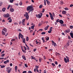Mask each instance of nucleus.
I'll list each match as a JSON object with an SVG mask.
<instances>
[{"instance_id":"obj_1","label":"nucleus","mask_w":73,"mask_h":73,"mask_svg":"<svg viewBox=\"0 0 73 73\" xmlns=\"http://www.w3.org/2000/svg\"><path fill=\"white\" fill-rule=\"evenodd\" d=\"M49 14L50 15V17L51 18V20H54V18H53V17L55 16V14L54 13H52V14L51 13L49 12Z\"/></svg>"},{"instance_id":"obj_2","label":"nucleus","mask_w":73,"mask_h":73,"mask_svg":"<svg viewBox=\"0 0 73 73\" xmlns=\"http://www.w3.org/2000/svg\"><path fill=\"white\" fill-rule=\"evenodd\" d=\"M24 16L25 17H26V19L27 20H28L29 19V15H28V13L27 12L25 13V14H24Z\"/></svg>"},{"instance_id":"obj_3","label":"nucleus","mask_w":73,"mask_h":73,"mask_svg":"<svg viewBox=\"0 0 73 73\" xmlns=\"http://www.w3.org/2000/svg\"><path fill=\"white\" fill-rule=\"evenodd\" d=\"M32 9H33V6H29L27 7V11H29V10H31Z\"/></svg>"},{"instance_id":"obj_4","label":"nucleus","mask_w":73,"mask_h":73,"mask_svg":"<svg viewBox=\"0 0 73 73\" xmlns=\"http://www.w3.org/2000/svg\"><path fill=\"white\" fill-rule=\"evenodd\" d=\"M9 16V13L4 14L3 15V17H5V18H8V17Z\"/></svg>"},{"instance_id":"obj_5","label":"nucleus","mask_w":73,"mask_h":73,"mask_svg":"<svg viewBox=\"0 0 73 73\" xmlns=\"http://www.w3.org/2000/svg\"><path fill=\"white\" fill-rule=\"evenodd\" d=\"M19 36H20L21 38L23 39V37H24V36H23V35L21 34V33H19Z\"/></svg>"},{"instance_id":"obj_6","label":"nucleus","mask_w":73,"mask_h":73,"mask_svg":"<svg viewBox=\"0 0 73 73\" xmlns=\"http://www.w3.org/2000/svg\"><path fill=\"white\" fill-rule=\"evenodd\" d=\"M9 62V60H7L6 61L4 62V64H7V63H8V62Z\"/></svg>"},{"instance_id":"obj_7","label":"nucleus","mask_w":73,"mask_h":73,"mask_svg":"<svg viewBox=\"0 0 73 73\" xmlns=\"http://www.w3.org/2000/svg\"><path fill=\"white\" fill-rule=\"evenodd\" d=\"M59 23L61 24H64V21L62 20H60L59 21Z\"/></svg>"},{"instance_id":"obj_8","label":"nucleus","mask_w":73,"mask_h":73,"mask_svg":"<svg viewBox=\"0 0 73 73\" xmlns=\"http://www.w3.org/2000/svg\"><path fill=\"white\" fill-rule=\"evenodd\" d=\"M70 32V30L69 29L66 30L64 31L65 33H69Z\"/></svg>"},{"instance_id":"obj_9","label":"nucleus","mask_w":73,"mask_h":73,"mask_svg":"<svg viewBox=\"0 0 73 73\" xmlns=\"http://www.w3.org/2000/svg\"><path fill=\"white\" fill-rule=\"evenodd\" d=\"M22 58L24 60H26V58H25V56L24 55H23L22 56Z\"/></svg>"},{"instance_id":"obj_10","label":"nucleus","mask_w":73,"mask_h":73,"mask_svg":"<svg viewBox=\"0 0 73 73\" xmlns=\"http://www.w3.org/2000/svg\"><path fill=\"white\" fill-rule=\"evenodd\" d=\"M7 72H8V73H10L11 72V70H9V67H8L7 68Z\"/></svg>"},{"instance_id":"obj_11","label":"nucleus","mask_w":73,"mask_h":73,"mask_svg":"<svg viewBox=\"0 0 73 73\" xmlns=\"http://www.w3.org/2000/svg\"><path fill=\"white\" fill-rule=\"evenodd\" d=\"M46 1L47 2V5H48L50 4V2H49V1H48V0H46Z\"/></svg>"},{"instance_id":"obj_12","label":"nucleus","mask_w":73,"mask_h":73,"mask_svg":"<svg viewBox=\"0 0 73 73\" xmlns=\"http://www.w3.org/2000/svg\"><path fill=\"white\" fill-rule=\"evenodd\" d=\"M10 11L11 12H14V9L13 8H10Z\"/></svg>"},{"instance_id":"obj_13","label":"nucleus","mask_w":73,"mask_h":73,"mask_svg":"<svg viewBox=\"0 0 73 73\" xmlns=\"http://www.w3.org/2000/svg\"><path fill=\"white\" fill-rule=\"evenodd\" d=\"M62 13L63 15H65L66 13V11H62Z\"/></svg>"},{"instance_id":"obj_14","label":"nucleus","mask_w":73,"mask_h":73,"mask_svg":"<svg viewBox=\"0 0 73 73\" xmlns=\"http://www.w3.org/2000/svg\"><path fill=\"white\" fill-rule=\"evenodd\" d=\"M49 27V25H47V26L45 28H44V29L45 30H46L48 29Z\"/></svg>"},{"instance_id":"obj_15","label":"nucleus","mask_w":73,"mask_h":73,"mask_svg":"<svg viewBox=\"0 0 73 73\" xmlns=\"http://www.w3.org/2000/svg\"><path fill=\"white\" fill-rule=\"evenodd\" d=\"M64 60L66 63H68V60L66 58H64Z\"/></svg>"},{"instance_id":"obj_16","label":"nucleus","mask_w":73,"mask_h":73,"mask_svg":"<svg viewBox=\"0 0 73 73\" xmlns=\"http://www.w3.org/2000/svg\"><path fill=\"white\" fill-rule=\"evenodd\" d=\"M3 31L5 32V33H7V29L5 28H4L2 30Z\"/></svg>"},{"instance_id":"obj_17","label":"nucleus","mask_w":73,"mask_h":73,"mask_svg":"<svg viewBox=\"0 0 73 73\" xmlns=\"http://www.w3.org/2000/svg\"><path fill=\"white\" fill-rule=\"evenodd\" d=\"M5 10H6V8L5 7H3L2 9L3 12H5Z\"/></svg>"},{"instance_id":"obj_18","label":"nucleus","mask_w":73,"mask_h":73,"mask_svg":"<svg viewBox=\"0 0 73 73\" xmlns=\"http://www.w3.org/2000/svg\"><path fill=\"white\" fill-rule=\"evenodd\" d=\"M22 39V40H23L22 41L23 42V43H25V38H23Z\"/></svg>"},{"instance_id":"obj_19","label":"nucleus","mask_w":73,"mask_h":73,"mask_svg":"<svg viewBox=\"0 0 73 73\" xmlns=\"http://www.w3.org/2000/svg\"><path fill=\"white\" fill-rule=\"evenodd\" d=\"M66 58H67V61L68 62H69V57H68L67 56H66Z\"/></svg>"},{"instance_id":"obj_20","label":"nucleus","mask_w":73,"mask_h":73,"mask_svg":"<svg viewBox=\"0 0 73 73\" xmlns=\"http://www.w3.org/2000/svg\"><path fill=\"white\" fill-rule=\"evenodd\" d=\"M2 35H5V33L3 31H2Z\"/></svg>"},{"instance_id":"obj_21","label":"nucleus","mask_w":73,"mask_h":73,"mask_svg":"<svg viewBox=\"0 0 73 73\" xmlns=\"http://www.w3.org/2000/svg\"><path fill=\"white\" fill-rule=\"evenodd\" d=\"M49 37H47L46 38V40H47L46 41H46H48V40H49Z\"/></svg>"},{"instance_id":"obj_22","label":"nucleus","mask_w":73,"mask_h":73,"mask_svg":"<svg viewBox=\"0 0 73 73\" xmlns=\"http://www.w3.org/2000/svg\"><path fill=\"white\" fill-rule=\"evenodd\" d=\"M33 9H34L33 8V9H32L31 10H29V11L28 13H30L31 12V11H33Z\"/></svg>"},{"instance_id":"obj_23","label":"nucleus","mask_w":73,"mask_h":73,"mask_svg":"<svg viewBox=\"0 0 73 73\" xmlns=\"http://www.w3.org/2000/svg\"><path fill=\"white\" fill-rule=\"evenodd\" d=\"M55 54H56V56H57V55H58L59 56L60 55V53H57V52H56L55 53Z\"/></svg>"},{"instance_id":"obj_24","label":"nucleus","mask_w":73,"mask_h":73,"mask_svg":"<svg viewBox=\"0 0 73 73\" xmlns=\"http://www.w3.org/2000/svg\"><path fill=\"white\" fill-rule=\"evenodd\" d=\"M21 48L22 52H23L24 53H26V51H25V50H24V49H23V48H22V47H21Z\"/></svg>"},{"instance_id":"obj_25","label":"nucleus","mask_w":73,"mask_h":73,"mask_svg":"<svg viewBox=\"0 0 73 73\" xmlns=\"http://www.w3.org/2000/svg\"><path fill=\"white\" fill-rule=\"evenodd\" d=\"M52 45H54V44H55V42L53 41L52 40Z\"/></svg>"},{"instance_id":"obj_26","label":"nucleus","mask_w":73,"mask_h":73,"mask_svg":"<svg viewBox=\"0 0 73 73\" xmlns=\"http://www.w3.org/2000/svg\"><path fill=\"white\" fill-rule=\"evenodd\" d=\"M61 25L62 27H66V25L65 24H63L62 25Z\"/></svg>"},{"instance_id":"obj_27","label":"nucleus","mask_w":73,"mask_h":73,"mask_svg":"<svg viewBox=\"0 0 73 73\" xmlns=\"http://www.w3.org/2000/svg\"><path fill=\"white\" fill-rule=\"evenodd\" d=\"M28 40H29V38L27 36L26 38V40L28 41Z\"/></svg>"},{"instance_id":"obj_28","label":"nucleus","mask_w":73,"mask_h":73,"mask_svg":"<svg viewBox=\"0 0 73 73\" xmlns=\"http://www.w3.org/2000/svg\"><path fill=\"white\" fill-rule=\"evenodd\" d=\"M13 1H14L13 0H10V2L11 3H13Z\"/></svg>"},{"instance_id":"obj_29","label":"nucleus","mask_w":73,"mask_h":73,"mask_svg":"<svg viewBox=\"0 0 73 73\" xmlns=\"http://www.w3.org/2000/svg\"><path fill=\"white\" fill-rule=\"evenodd\" d=\"M38 19H40V18H41V16L40 15L38 14Z\"/></svg>"},{"instance_id":"obj_30","label":"nucleus","mask_w":73,"mask_h":73,"mask_svg":"<svg viewBox=\"0 0 73 73\" xmlns=\"http://www.w3.org/2000/svg\"><path fill=\"white\" fill-rule=\"evenodd\" d=\"M53 29V27H51L50 28V31H51V32L52 31V29Z\"/></svg>"},{"instance_id":"obj_31","label":"nucleus","mask_w":73,"mask_h":73,"mask_svg":"<svg viewBox=\"0 0 73 73\" xmlns=\"http://www.w3.org/2000/svg\"><path fill=\"white\" fill-rule=\"evenodd\" d=\"M45 33H46V32H43L41 33V35H45Z\"/></svg>"},{"instance_id":"obj_32","label":"nucleus","mask_w":73,"mask_h":73,"mask_svg":"<svg viewBox=\"0 0 73 73\" xmlns=\"http://www.w3.org/2000/svg\"><path fill=\"white\" fill-rule=\"evenodd\" d=\"M64 9L65 10V11H68V10H69L68 8L67 7L65 8Z\"/></svg>"},{"instance_id":"obj_33","label":"nucleus","mask_w":73,"mask_h":73,"mask_svg":"<svg viewBox=\"0 0 73 73\" xmlns=\"http://www.w3.org/2000/svg\"><path fill=\"white\" fill-rule=\"evenodd\" d=\"M15 70L16 71L17 70V66H16L15 67Z\"/></svg>"},{"instance_id":"obj_34","label":"nucleus","mask_w":73,"mask_h":73,"mask_svg":"<svg viewBox=\"0 0 73 73\" xmlns=\"http://www.w3.org/2000/svg\"><path fill=\"white\" fill-rule=\"evenodd\" d=\"M59 20H60V19H58L56 21V23H58L59 22H60V21H58Z\"/></svg>"},{"instance_id":"obj_35","label":"nucleus","mask_w":73,"mask_h":73,"mask_svg":"<svg viewBox=\"0 0 73 73\" xmlns=\"http://www.w3.org/2000/svg\"><path fill=\"white\" fill-rule=\"evenodd\" d=\"M63 4H64V2L63 1H62L60 3V5H62Z\"/></svg>"},{"instance_id":"obj_36","label":"nucleus","mask_w":73,"mask_h":73,"mask_svg":"<svg viewBox=\"0 0 73 73\" xmlns=\"http://www.w3.org/2000/svg\"><path fill=\"white\" fill-rule=\"evenodd\" d=\"M25 19H23L22 20V23H25Z\"/></svg>"},{"instance_id":"obj_37","label":"nucleus","mask_w":73,"mask_h":73,"mask_svg":"<svg viewBox=\"0 0 73 73\" xmlns=\"http://www.w3.org/2000/svg\"><path fill=\"white\" fill-rule=\"evenodd\" d=\"M70 29H73V26H70Z\"/></svg>"},{"instance_id":"obj_38","label":"nucleus","mask_w":73,"mask_h":73,"mask_svg":"<svg viewBox=\"0 0 73 73\" xmlns=\"http://www.w3.org/2000/svg\"><path fill=\"white\" fill-rule=\"evenodd\" d=\"M44 12H45V9H42V13H44Z\"/></svg>"},{"instance_id":"obj_39","label":"nucleus","mask_w":73,"mask_h":73,"mask_svg":"<svg viewBox=\"0 0 73 73\" xmlns=\"http://www.w3.org/2000/svg\"><path fill=\"white\" fill-rule=\"evenodd\" d=\"M3 5V2H0V7H1V5Z\"/></svg>"},{"instance_id":"obj_40","label":"nucleus","mask_w":73,"mask_h":73,"mask_svg":"<svg viewBox=\"0 0 73 73\" xmlns=\"http://www.w3.org/2000/svg\"><path fill=\"white\" fill-rule=\"evenodd\" d=\"M42 7V5H41L39 6V8H41Z\"/></svg>"},{"instance_id":"obj_41","label":"nucleus","mask_w":73,"mask_h":73,"mask_svg":"<svg viewBox=\"0 0 73 73\" xmlns=\"http://www.w3.org/2000/svg\"><path fill=\"white\" fill-rule=\"evenodd\" d=\"M8 58H9V56H7L6 58H5L4 59V60H7V59Z\"/></svg>"},{"instance_id":"obj_42","label":"nucleus","mask_w":73,"mask_h":73,"mask_svg":"<svg viewBox=\"0 0 73 73\" xmlns=\"http://www.w3.org/2000/svg\"><path fill=\"white\" fill-rule=\"evenodd\" d=\"M22 25L23 26H25V22H22Z\"/></svg>"},{"instance_id":"obj_43","label":"nucleus","mask_w":73,"mask_h":73,"mask_svg":"<svg viewBox=\"0 0 73 73\" xmlns=\"http://www.w3.org/2000/svg\"><path fill=\"white\" fill-rule=\"evenodd\" d=\"M1 68H5V66L4 65H3L1 66Z\"/></svg>"},{"instance_id":"obj_44","label":"nucleus","mask_w":73,"mask_h":73,"mask_svg":"<svg viewBox=\"0 0 73 73\" xmlns=\"http://www.w3.org/2000/svg\"><path fill=\"white\" fill-rule=\"evenodd\" d=\"M52 66H55V64H54L53 63H52Z\"/></svg>"},{"instance_id":"obj_45","label":"nucleus","mask_w":73,"mask_h":73,"mask_svg":"<svg viewBox=\"0 0 73 73\" xmlns=\"http://www.w3.org/2000/svg\"><path fill=\"white\" fill-rule=\"evenodd\" d=\"M41 60H42V59L41 58H39V62H41Z\"/></svg>"},{"instance_id":"obj_46","label":"nucleus","mask_w":73,"mask_h":73,"mask_svg":"<svg viewBox=\"0 0 73 73\" xmlns=\"http://www.w3.org/2000/svg\"><path fill=\"white\" fill-rule=\"evenodd\" d=\"M25 65L26 68L28 67V65L27 64H25Z\"/></svg>"},{"instance_id":"obj_47","label":"nucleus","mask_w":73,"mask_h":73,"mask_svg":"<svg viewBox=\"0 0 73 73\" xmlns=\"http://www.w3.org/2000/svg\"><path fill=\"white\" fill-rule=\"evenodd\" d=\"M5 56V54H3L2 55H1V57H4Z\"/></svg>"},{"instance_id":"obj_48","label":"nucleus","mask_w":73,"mask_h":73,"mask_svg":"<svg viewBox=\"0 0 73 73\" xmlns=\"http://www.w3.org/2000/svg\"><path fill=\"white\" fill-rule=\"evenodd\" d=\"M37 50V49L35 48L33 49V51L34 52H36V51Z\"/></svg>"},{"instance_id":"obj_49","label":"nucleus","mask_w":73,"mask_h":73,"mask_svg":"<svg viewBox=\"0 0 73 73\" xmlns=\"http://www.w3.org/2000/svg\"><path fill=\"white\" fill-rule=\"evenodd\" d=\"M23 4V3L21 2H20L19 3V5H22Z\"/></svg>"},{"instance_id":"obj_50","label":"nucleus","mask_w":73,"mask_h":73,"mask_svg":"<svg viewBox=\"0 0 73 73\" xmlns=\"http://www.w3.org/2000/svg\"><path fill=\"white\" fill-rule=\"evenodd\" d=\"M24 48L25 50H27V48H26V47H25V46H24Z\"/></svg>"},{"instance_id":"obj_51","label":"nucleus","mask_w":73,"mask_h":73,"mask_svg":"<svg viewBox=\"0 0 73 73\" xmlns=\"http://www.w3.org/2000/svg\"><path fill=\"white\" fill-rule=\"evenodd\" d=\"M12 19H10L9 21V23H11V22H12Z\"/></svg>"},{"instance_id":"obj_52","label":"nucleus","mask_w":73,"mask_h":73,"mask_svg":"<svg viewBox=\"0 0 73 73\" xmlns=\"http://www.w3.org/2000/svg\"><path fill=\"white\" fill-rule=\"evenodd\" d=\"M35 27V25H33V26H32L31 27V29H33V28Z\"/></svg>"},{"instance_id":"obj_53","label":"nucleus","mask_w":73,"mask_h":73,"mask_svg":"<svg viewBox=\"0 0 73 73\" xmlns=\"http://www.w3.org/2000/svg\"><path fill=\"white\" fill-rule=\"evenodd\" d=\"M36 70L37 72H38V73L39 72V71L38 70V68H36Z\"/></svg>"},{"instance_id":"obj_54","label":"nucleus","mask_w":73,"mask_h":73,"mask_svg":"<svg viewBox=\"0 0 73 73\" xmlns=\"http://www.w3.org/2000/svg\"><path fill=\"white\" fill-rule=\"evenodd\" d=\"M44 4L45 5H46V1L45 0H44Z\"/></svg>"},{"instance_id":"obj_55","label":"nucleus","mask_w":73,"mask_h":73,"mask_svg":"<svg viewBox=\"0 0 73 73\" xmlns=\"http://www.w3.org/2000/svg\"><path fill=\"white\" fill-rule=\"evenodd\" d=\"M66 45L67 46H68L69 45V44L68 43H67L66 44Z\"/></svg>"},{"instance_id":"obj_56","label":"nucleus","mask_w":73,"mask_h":73,"mask_svg":"<svg viewBox=\"0 0 73 73\" xmlns=\"http://www.w3.org/2000/svg\"><path fill=\"white\" fill-rule=\"evenodd\" d=\"M17 30L18 31H19V32H21V29H19Z\"/></svg>"},{"instance_id":"obj_57","label":"nucleus","mask_w":73,"mask_h":73,"mask_svg":"<svg viewBox=\"0 0 73 73\" xmlns=\"http://www.w3.org/2000/svg\"><path fill=\"white\" fill-rule=\"evenodd\" d=\"M11 19V17H9L7 19V20H10Z\"/></svg>"},{"instance_id":"obj_58","label":"nucleus","mask_w":73,"mask_h":73,"mask_svg":"<svg viewBox=\"0 0 73 73\" xmlns=\"http://www.w3.org/2000/svg\"><path fill=\"white\" fill-rule=\"evenodd\" d=\"M35 68H37V69H38V68H39V66H36Z\"/></svg>"},{"instance_id":"obj_59","label":"nucleus","mask_w":73,"mask_h":73,"mask_svg":"<svg viewBox=\"0 0 73 73\" xmlns=\"http://www.w3.org/2000/svg\"><path fill=\"white\" fill-rule=\"evenodd\" d=\"M9 8H10V5H9L7 7V9H9Z\"/></svg>"},{"instance_id":"obj_60","label":"nucleus","mask_w":73,"mask_h":73,"mask_svg":"<svg viewBox=\"0 0 73 73\" xmlns=\"http://www.w3.org/2000/svg\"><path fill=\"white\" fill-rule=\"evenodd\" d=\"M4 58L2 57V58H0V60H3Z\"/></svg>"},{"instance_id":"obj_61","label":"nucleus","mask_w":73,"mask_h":73,"mask_svg":"<svg viewBox=\"0 0 73 73\" xmlns=\"http://www.w3.org/2000/svg\"><path fill=\"white\" fill-rule=\"evenodd\" d=\"M27 50H29L30 49V48H29V47H27Z\"/></svg>"},{"instance_id":"obj_62","label":"nucleus","mask_w":73,"mask_h":73,"mask_svg":"<svg viewBox=\"0 0 73 73\" xmlns=\"http://www.w3.org/2000/svg\"><path fill=\"white\" fill-rule=\"evenodd\" d=\"M38 31H42V29H40Z\"/></svg>"},{"instance_id":"obj_63","label":"nucleus","mask_w":73,"mask_h":73,"mask_svg":"<svg viewBox=\"0 0 73 73\" xmlns=\"http://www.w3.org/2000/svg\"><path fill=\"white\" fill-rule=\"evenodd\" d=\"M28 73H32V72L31 71H29Z\"/></svg>"},{"instance_id":"obj_64","label":"nucleus","mask_w":73,"mask_h":73,"mask_svg":"<svg viewBox=\"0 0 73 73\" xmlns=\"http://www.w3.org/2000/svg\"><path fill=\"white\" fill-rule=\"evenodd\" d=\"M27 73V71H25L23 72V73Z\"/></svg>"}]
</instances>
